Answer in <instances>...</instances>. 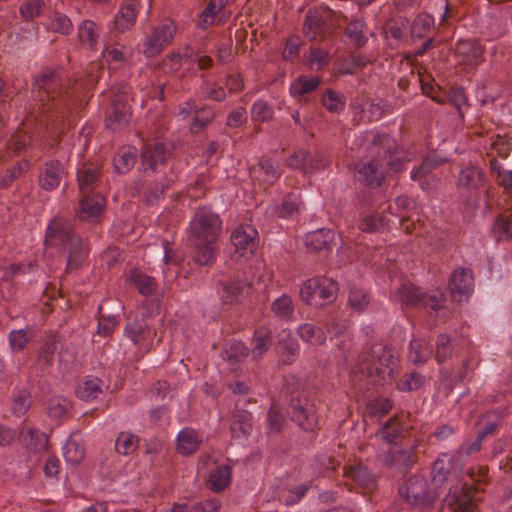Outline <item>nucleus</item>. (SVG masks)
Listing matches in <instances>:
<instances>
[{
  "instance_id": "58836bf2",
  "label": "nucleus",
  "mask_w": 512,
  "mask_h": 512,
  "mask_svg": "<svg viewBox=\"0 0 512 512\" xmlns=\"http://www.w3.org/2000/svg\"><path fill=\"white\" fill-rule=\"evenodd\" d=\"M501 422L502 414L498 411H490L479 420L478 425L480 428L477 434L483 439L494 435L501 425Z\"/></svg>"
},
{
  "instance_id": "bb28decb",
  "label": "nucleus",
  "mask_w": 512,
  "mask_h": 512,
  "mask_svg": "<svg viewBox=\"0 0 512 512\" xmlns=\"http://www.w3.org/2000/svg\"><path fill=\"white\" fill-rule=\"evenodd\" d=\"M143 165L153 171L157 170L159 165H163L166 159V150L161 143L147 144L142 149Z\"/></svg>"
},
{
  "instance_id": "a878e982",
  "label": "nucleus",
  "mask_w": 512,
  "mask_h": 512,
  "mask_svg": "<svg viewBox=\"0 0 512 512\" xmlns=\"http://www.w3.org/2000/svg\"><path fill=\"white\" fill-rule=\"evenodd\" d=\"M137 5L132 0L125 2L114 19V29L119 32H124L130 29L136 21Z\"/></svg>"
},
{
  "instance_id": "3c124183",
  "label": "nucleus",
  "mask_w": 512,
  "mask_h": 512,
  "mask_svg": "<svg viewBox=\"0 0 512 512\" xmlns=\"http://www.w3.org/2000/svg\"><path fill=\"white\" fill-rule=\"evenodd\" d=\"M278 350L282 358V361L285 364H291L295 361L296 357L298 356L299 345L295 339L288 336L284 339L279 340Z\"/></svg>"
},
{
  "instance_id": "f8f14e48",
  "label": "nucleus",
  "mask_w": 512,
  "mask_h": 512,
  "mask_svg": "<svg viewBox=\"0 0 512 512\" xmlns=\"http://www.w3.org/2000/svg\"><path fill=\"white\" fill-rule=\"evenodd\" d=\"M231 242L235 248V254L239 257H250L258 246V232L251 225H240L234 229Z\"/></svg>"
},
{
  "instance_id": "774afa93",
  "label": "nucleus",
  "mask_w": 512,
  "mask_h": 512,
  "mask_svg": "<svg viewBox=\"0 0 512 512\" xmlns=\"http://www.w3.org/2000/svg\"><path fill=\"white\" fill-rule=\"evenodd\" d=\"M345 32L358 47L363 46L367 41L364 36V23L360 20L350 22L347 25Z\"/></svg>"
},
{
  "instance_id": "f704fd0d",
  "label": "nucleus",
  "mask_w": 512,
  "mask_h": 512,
  "mask_svg": "<svg viewBox=\"0 0 512 512\" xmlns=\"http://www.w3.org/2000/svg\"><path fill=\"white\" fill-rule=\"evenodd\" d=\"M228 0H210L200 14L197 27L206 30L213 25L216 16L227 4Z\"/></svg>"
},
{
  "instance_id": "39448f33",
  "label": "nucleus",
  "mask_w": 512,
  "mask_h": 512,
  "mask_svg": "<svg viewBox=\"0 0 512 512\" xmlns=\"http://www.w3.org/2000/svg\"><path fill=\"white\" fill-rule=\"evenodd\" d=\"M177 27L175 22L166 18L160 21L143 41V54L150 58L160 54L168 47L176 34Z\"/></svg>"
},
{
  "instance_id": "680f3d73",
  "label": "nucleus",
  "mask_w": 512,
  "mask_h": 512,
  "mask_svg": "<svg viewBox=\"0 0 512 512\" xmlns=\"http://www.w3.org/2000/svg\"><path fill=\"white\" fill-rule=\"evenodd\" d=\"M31 406V397L29 392L26 390L18 391L17 394L14 395L12 400L11 410L14 415L22 416L24 415Z\"/></svg>"
},
{
  "instance_id": "c9c22d12",
  "label": "nucleus",
  "mask_w": 512,
  "mask_h": 512,
  "mask_svg": "<svg viewBox=\"0 0 512 512\" xmlns=\"http://www.w3.org/2000/svg\"><path fill=\"white\" fill-rule=\"evenodd\" d=\"M78 38L83 45L95 49L99 39L98 25L92 20H84L78 27Z\"/></svg>"
},
{
  "instance_id": "f03ea898",
  "label": "nucleus",
  "mask_w": 512,
  "mask_h": 512,
  "mask_svg": "<svg viewBox=\"0 0 512 512\" xmlns=\"http://www.w3.org/2000/svg\"><path fill=\"white\" fill-rule=\"evenodd\" d=\"M44 243L66 255V272L78 270L88 255V245L74 231L69 219L54 216L48 223Z\"/></svg>"
},
{
  "instance_id": "338daca9",
  "label": "nucleus",
  "mask_w": 512,
  "mask_h": 512,
  "mask_svg": "<svg viewBox=\"0 0 512 512\" xmlns=\"http://www.w3.org/2000/svg\"><path fill=\"white\" fill-rule=\"evenodd\" d=\"M425 382V376L413 372L410 374H405L403 378L397 384V387L401 391H413L419 389Z\"/></svg>"
},
{
  "instance_id": "423d86ee",
  "label": "nucleus",
  "mask_w": 512,
  "mask_h": 512,
  "mask_svg": "<svg viewBox=\"0 0 512 512\" xmlns=\"http://www.w3.org/2000/svg\"><path fill=\"white\" fill-rule=\"evenodd\" d=\"M221 229L219 216L206 208L198 209L190 222L192 240L216 241Z\"/></svg>"
},
{
  "instance_id": "864d4df0",
  "label": "nucleus",
  "mask_w": 512,
  "mask_h": 512,
  "mask_svg": "<svg viewBox=\"0 0 512 512\" xmlns=\"http://www.w3.org/2000/svg\"><path fill=\"white\" fill-rule=\"evenodd\" d=\"M370 303L369 293L359 287H351L348 294L349 306L358 312H361L367 308Z\"/></svg>"
},
{
  "instance_id": "ea45409f",
  "label": "nucleus",
  "mask_w": 512,
  "mask_h": 512,
  "mask_svg": "<svg viewBox=\"0 0 512 512\" xmlns=\"http://www.w3.org/2000/svg\"><path fill=\"white\" fill-rule=\"evenodd\" d=\"M231 482V467L227 465L219 466L211 472L208 480L209 488L214 492H221L228 487Z\"/></svg>"
},
{
  "instance_id": "f3484780",
  "label": "nucleus",
  "mask_w": 512,
  "mask_h": 512,
  "mask_svg": "<svg viewBox=\"0 0 512 512\" xmlns=\"http://www.w3.org/2000/svg\"><path fill=\"white\" fill-rule=\"evenodd\" d=\"M105 198L101 194H84L77 210L78 217L83 221H95L102 214Z\"/></svg>"
},
{
  "instance_id": "6ab92c4d",
  "label": "nucleus",
  "mask_w": 512,
  "mask_h": 512,
  "mask_svg": "<svg viewBox=\"0 0 512 512\" xmlns=\"http://www.w3.org/2000/svg\"><path fill=\"white\" fill-rule=\"evenodd\" d=\"M335 234L331 229L321 228L306 235L308 250L327 254L332 250Z\"/></svg>"
},
{
  "instance_id": "1a4fd4ad",
  "label": "nucleus",
  "mask_w": 512,
  "mask_h": 512,
  "mask_svg": "<svg viewBox=\"0 0 512 512\" xmlns=\"http://www.w3.org/2000/svg\"><path fill=\"white\" fill-rule=\"evenodd\" d=\"M329 12L325 9L309 10L303 24V33L310 41H323L331 34Z\"/></svg>"
},
{
  "instance_id": "603ef678",
  "label": "nucleus",
  "mask_w": 512,
  "mask_h": 512,
  "mask_svg": "<svg viewBox=\"0 0 512 512\" xmlns=\"http://www.w3.org/2000/svg\"><path fill=\"white\" fill-rule=\"evenodd\" d=\"M299 209V195L290 193L283 199L281 205L278 208H276V213L278 217L290 218L295 215H298Z\"/></svg>"
},
{
  "instance_id": "0e129e2a",
  "label": "nucleus",
  "mask_w": 512,
  "mask_h": 512,
  "mask_svg": "<svg viewBox=\"0 0 512 512\" xmlns=\"http://www.w3.org/2000/svg\"><path fill=\"white\" fill-rule=\"evenodd\" d=\"M44 7V0H27L20 7V14L25 20H33L41 15Z\"/></svg>"
},
{
  "instance_id": "8fccbe9b",
  "label": "nucleus",
  "mask_w": 512,
  "mask_h": 512,
  "mask_svg": "<svg viewBox=\"0 0 512 512\" xmlns=\"http://www.w3.org/2000/svg\"><path fill=\"white\" fill-rule=\"evenodd\" d=\"M138 443V436L130 432H121L115 441V449L119 454L129 455L137 449Z\"/></svg>"
},
{
  "instance_id": "a19ab883",
  "label": "nucleus",
  "mask_w": 512,
  "mask_h": 512,
  "mask_svg": "<svg viewBox=\"0 0 512 512\" xmlns=\"http://www.w3.org/2000/svg\"><path fill=\"white\" fill-rule=\"evenodd\" d=\"M19 438L27 448L32 450H41L47 444L45 434L38 429L23 428L19 433Z\"/></svg>"
},
{
  "instance_id": "cd10ccee",
  "label": "nucleus",
  "mask_w": 512,
  "mask_h": 512,
  "mask_svg": "<svg viewBox=\"0 0 512 512\" xmlns=\"http://www.w3.org/2000/svg\"><path fill=\"white\" fill-rule=\"evenodd\" d=\"M216 241L192 240L194 248V261L199 265H211L216 258Z\"/></svg>"
},
{
  "instance_id": "4be33fe9",
  "label": "nucleus",
  "mask_w": 512,
  "mask_h": 512,
  "mask_svg": "<svg viewBox=\"0 0 512 512\" xmlns=\"http://www.w3.org/2000/svg\"><path fill=\"white\" fill-rule=\"evenodd\" d=\"M58 348V338L54 333H46L40 343L36 356V364L41 368H48L53 365L54 355Z\"/></svg>"
},
{
  "instance_id": "4d7b16f0",
  "label": "nucleus",
  "mask_w": 512,
  "mask_h": 512,
  "mask_svg": "<svg viewBox=\"0 0 512 512\" xmlns=\"http://www.w3.org/2000/svg\"><path fill=\"white\" fill-rule=\"evenodd\" d=\"M273 108L264 100H257L251 107V118L255 122H267L273 118Z\"/></svg>"
},
{
  "instance_id": "2eb2a0df",
  "label": "nucleus",
  "mask_w": 512,
  "mask_h": 512,
  "mask_svg": "<svg viewBox=\"0 0 512 512\" xmlns=\"http://www.w3.org/2000/svg\"><path fill=\"white\" fill-rule=\"evenodd\" d=\"M474 493L475 487L473 485H455L449 489L446 501L448 505L461 512H478Z\"/></svg>"
},
{
  "instance_id": "6e6552de",
  "label": "nucleus",
  "mask_w": 512,
  "mask_h": 512,
  "mask_svg": "<svg viewBox=\"0 0 512 512\" xmlns=\"http://www.w3.org/2000/svg\"><path fill=\"white\" fill-rule=\"evenodd\" d=\"M400 301L409 307H429L434 311L442 308L445 296L441 292L428 294L412 284H403L398 290Z\"/></svg>"
},
{
  "instance_id": "4c0bfd02",
  "label": "nucleus",
  "mask_w": 512,
  "mask_h": 512,
  "mask_svg": "<svg viewBox=\"0 0 512 512\" xmlns=\"http://www.w3.org/2000/svg\"><path fill=\"white\" fill-rule=\"evenodd\" d=\"M484 183L483 172L475 166H467L460 171L458 185L468 188L477 189Z\"/></svg>"
},
{
  "instance_id": "72a5a7b5",
  "label": "nucleus",
  "mask_w": 512,
  "mask_h": 512,
  "mask_svg": "<svg viewBox=\"0 0 512 512\" xmlns=\"http://www.w3.org/2000/svg\"><path fill=\"white\" fill-rule=\"evenodd\" d=\"M272 333L266 327H259L253 335L252 357L255 360L260 359L270 347Z\"/></svg>"
},
{
  "instance_id": "5701e85b",
  "label": "nucleus",
  "mask_w": 512,
  "mask_h": 512,
  "mask_svg": "<svg viewBox=\"0 0 512 512\" xmlns=\"http://www.w3.org/2000/svg\"><path fill=\"white\" fill-rule=\"evenodd\" d=\"M176 442L177 452L183 456H189L199 449L202 438L195 429L186 427L178 433Z\"/></svg>"
},
{
  "instance_id": "c85d7f7f",
  "label": "nucleus",
  "mask_w": 512,
  "mask_h": 512,
  "mask_svg": "<svg viewBox=\"0 0 512 512\" xmlns=\"http://www.w3.org/2000/svg\"><path fill=\"white\" fill-rule=\"evenodd\" d=\"M231 433L233 437H247L252 431V414L244 409L236 410L231 422Z\"/></svg>"
},
{
  "instance_id": "9d476101",
  "label": "nucleus",
  "mask_w": 512,
  "mask_h": 512,
  "mask_svg": "<svg viewBox=\"0 0 512 512\" xmlns=\"http://www.w3.org/2000/svg\"><path fill=\"white\" fill-rule=\"evenodd\" d=\"M399 496L411 507H423L428 501V483L419 475H413L398 489Z\"/></svg>"
},
{
  "instance_id": "bf43d9fd",
  "label": "nucleus",
  "mask_w": 512,
  "mask_h": 512,
  "mask_svg": "<svg viewBox=\"0 0 512 512\" xmlns=\"http://www.w3.org/2000/svg\"><path fill=\"white\" fill-rule=\"evenodd\" d=\"M196 115L193 118V121L190 126V130L192 133H199L202 129H204L209 123H211L215 117V113L213 110L209 108L198 109V112H195Z\"/></svg>"
},
{
  "instance_id": "13d9d810",
  "label": "nucleus",
  "mask_w": 512,
  "mask_h": 512,
  "mask_svg": "<svg viewBox=\"0 0 512 512\" xmlns=\"http://www.w3.org/2000/svg\"><path fill=\"white\" fill-rule=\"evenodd\" d=\"M408 24V20L405 17H396L389 20L385 27H384V33L385 36L391 37L395 40H401L404 35V30Z\"/></svg>"
},
{
  "instance_id": "69168bd1",
  "label": "nucleus",
  "mask_w": 512,
  "mask_h": 512,
  "mask_svg": "<svg viewBox=\"0 0 512 512\" xmlns=\"http://www.w3.org/2000/svg\"><path fill=\"white\" fill-rule=\"evenodd\" d=\"M166 189L162 181L147 182L144 190V198L148 204L157 203Z\"/></svg>"
},
{
  "instance_id": "de8ad7c7",
  "label": "nucleus",
  "mask_w": 512,
  "mask_h": 512,
  "mask_svg": "<svg viewBox=\"0 0 512 512\" xmlns=\"http://www.w3.org/2000/svg\"><path fill=\"white\" fill-rule=\"evenodd\" d=\"M492 234L497 241L512 239V220L505 214H499L493 223Z\"/></svg>"
},
{
  "instance_id": "20e7f679",
  "label": "nucleus",
  "mask_w": 512,
  "mask_h": 512,
  "mask_svg": "<svg viewBox=\"0 0 512 512\" xmlns=\"http://www.w3.org/2000/svg\"><path fill=\"white\" fill-rule=\"evenodd\" d=\"M288 414L291 420L302 430L312 432L318 428L319 414L314 398L301 392L290 399Z\"/></svg>"
},
{
  "instance_id": "dca6fc26",
  "label": "nucleus",
  "mask_w": 512,
  "mask_h": 512,
  "mask_svg": "<svg viewBox=\"0 0 512 512\" xmlns=\"http://www.w3.org/2000/svg\"><path fill=\"white\" fill-rule=\"evenodd\" d=\"M394 140L386 134H374L371 141V153L377 157H381L382 162L385 161L395 172L401 171L404 165L400 159L391 160V149Z\"/></svg>"
},
{
  "instance_id": "e2e57ef3",
  "label": "nucleus",
  "mask_w": 512,
  "mask_h": 512,
  "mask_svg": "<svg viewBox=\"0 0 512 512\" xmlns=\"http://www.w3.org/2000/svg\"><path fill=\"white\" fill-rule=\"evenodd\" d=\"M402 432L400 422L395 418H390L381 428L379 435L387 443H393Z\"/></svg>"
},
{
  "instance_id": "052dcab7",
  "label": "nucleus",
  "mask_w": 512,
  "mask_h": 512,
  "mask_svg": "<svg viewBox=\"0 0 512 512\" xmlns=\"http://www.w3.org/2000/svg\"><path fill=\"white\" fill-rule=\"evenodd\" d=\"M85 456V451L82 445L77 441L69 439L64 447V457L67 462L72 464H79Z\"/></svg>"
},
{
  "instance_id": "6e6d98bb",
  "label": "nucleus",
  "mask_w": 512,
  "mask_h": 512,
  "mask_svg": "<svg viewBox=\"0 0 512 512\" xmlns=\"http://www.w3.org/2000/svg\"><path fill=\"white\" fill-rule=\"evenodd\" d=\"M454 347L451 338L446 334L438 336L436 341L435 359L443 363L452 357Z\"/></svg>"
},
{
  "instance_id": "c756f323",
  "label": "nucleus",
  "mask_w": 512,
  "mask_h": 512,
  "mask_svg": "<svg viewBox=\"0 0 512 512\" xmlns=\"http://www.w3.org/2000/svg\"><path fill=\"white\" fill-rule=\"evenodd\" d=\"M432 354L431 346L425 338H413L410 342L408 359L411 363L424 364Z\"/></svg>"
},
{
  "instance_id": "7ed1b4c3",
  "label": "nucleus",
  "mask_w": 512,
  "mask_h": 512,
  "mask_svg": "<svg viewBox=\"0 0 512 512\" xmlns=\"http://www.w3.org/2000/svg\"><path fill=\"white\" fill-rule=\"evenodd\" d=\"M398 362L396 352L382 343L373 344L364 350L358 358L360 371L375 383L393 380L394 374L398 370Z\"/></svg>"
},
{
  "instance_id": "f257e3e1",
  "label": "nucleus",
  "mask_w": 512,
  "mask_h": 512,
  "mask_svg": "<svg viewBox=\"0 0 512 512\" xmlns=\"http://www.w3.org/2000/svg\"><path fill=\"white\" fill-rule=\"evenodd\" d=\"M65 79L61 69L48 67L34 76L32 93L42 102L47 125L62 123L74 105L72 93L65 89Z\"/></svg>"
},
{
  "instance_id": "7c9ffc66",
  "label": "nucleus",
  "mask_w": 512,
  "mask_h": 512,
  "mask_svg": "<svg viewBox=\"0 0 512 512\" xmlns=\"http://www.w3.org/2000/svg\"><path fill=\"white\" fill-rule=\"evenodd\" d=\"M128 281L135 286L141 295H151L156 291V280L141 272L140 270H132L128 275Z\"/></svg>"
},
{
  "instance_id": "4468645a",
  "label": "nucleus",
  "mask_w": 512,
  "mask_h": 512,
  "mask_svg": "<svg viewBox=\"0 0 512 512\" xmlns=\"http://www.w3.org/2000/svg\"><path fill=\"white\" fill-rule=\"evenodd\" d=\"M474 276L469 268H459L452 272L449 279V290L453 300L461 302L473 291Z\"/></svg>"
},
{
  "instance_id": "a18cd8bd",
  "label": "nucleus",
  "mask_w": 512,
  "mask_h": 512,
  "mask_svg": "<svg viewBox=\"0 0 512 512\" xmlns=\"http://www.w3.org/2000/svg\"><path fill=\"white\" fill-rule=\"evenodd\" d=\"M101 383V380L98 378L85 380L76 390L77 397L85 401L97 399L102 394Z\"/></svg>"
},
{
  "instance_id": "0eeeda50",
  "label": "nucleus",
  "mask_w": 512,
  "mask_h": 512,
  "mask_svg": "<svg viewBox=\"0 0 512 512\" xmlns=\"http://www.w3.org/2000/svg\"><path fill=\"white\" fill-rule=\"evenodd\" d=\"M420 443L419 438H413L404 445L392 446L386 454L385 464L403 474L407 473L418 461Z\"/></svg>"
},
{
  "instance_id": "5fc2aeb1",
  "label": "nucleus",
  "mask_w": 512,
  "mask_h": 512,
  "mask_svg": "<svg viewBox=\"0 0 512 512\" xmlns=\"http://www.w3.org/2000/svg\"><path fill=\"white\" fill-rule=\"evenodd\" d=\"M32 337L33 333L29 329L12 330L9 333V343L12 351L14 353L23 351Z\"/></svg>"
},
{
  "instance_id": "473e14b6",
  "label": "nucleus",
  "mask_w": 512,
  "mask_h": 512,
  "mask_svg": "<svg viewBox=\"0 0 512 512\" xmlns=\"http://www.w3.org/2000/svg\"><path fill=\"white\" fill-rule=\"evenodd\" d=\"M297 335L304 341L314 346L323 345L326 334L322 328L313 323H304L297 328Z\"/></svg>"
},
{
  "instance_id": "2f4dec72",
  "label": "nucleus",
  "mask_w": 512,
  "mask_h": 512,
  "mask_svg": "<svg viewBox=\"0 0 512 512\" xmlns=\"http://www.w3.org/2000/svg\"><path fill=\"white\" fill-rule=\"evenodd\" d=\"M249 348L241 341L233 340L221 352V357L231 366L242 362L249 355Z\"/></svg>"
},
{
  "instance_id": "a211bd4d",
  "label": "nucleus",
  "mask_w": 512,
  "mask_h": 512,
  "mask_svg": "<svg viewBox=\"0 0 512 512\" xmlns=\"http://www.w3.org/2000/svg\"><path fill=\"white\" fill-rule=\"evenodd\" d=\"M131 119V110L126 101L121 98H114L111 110L106 117V127L111 130H119L128 125Z\"/></svg>"
},
{
  "instance_id": "aec40b11",
  "label": "nucleus",
  "mask_w": 512,
  "mask_h": 512,
  "mask_svg": "<svg viewBox=\"0 0 512 512\" xmlns=\"http://www.w3.org/2000/svg\"><path fill=\"white\" fill-rule=\"evenodd\" d=\"M65 175V170L58 160L47 162L39 174V184L41 188L51 191L56 189Z\"/></svg>"
},
{
  "instance_id": "ddd939ff",
  "label": "nucleus",
  "mask_w": 512,
  "mask_h": 512,
  "mask_svg": "<svg viewBox=\"0 0 512 512\" xmlns=\"http://www.w3.org/2000/svg\"><path fill=\"white\" fill-rule=\"evenodd\" d=\"M125 333L134 345L144 352L151 349L156 336L155 329L143 318L128 321Z\"/></svg>"
},
{
  "instance_id": "393cba45",
  "label": "nucleus",
  "mask_w": 512,
  "mask_h": 512,
  "mask_svg": "<svg viewBox=\"0 0 512 512\" xmlns=\"http://www.w3.org/2000/svg\"><path fill=\"white\" fill-rule=\"evenodd\" d=\"M77 177L81 195L90 194L99 181L100 168L93 163H84L78 169Z\"/></svg>"
},
{
  "instance_id": "49530a36",
  "label": "nucleus",
  "mask_w": 512,
  "mask_h": 512,
  "mask_svg": "<svg viewBox=\"0 0 512 512\" xmlns=\"http://www.w3.org/2000/svg\"><path fill=\"white\" fill-rule=\"evenodd\" d=\"M273 314L284 321H290L294 314V305L290 296L283 294L271 304Z\"/></svg>"
},
{
  "instance_id": "09e8293b",
  "label": "nucleus",
  "mask_w": 512,
  "mask_h": 512,
  "mask_svg": "<svg viewBox=\"0 0 512 512\" xmlns=\"http://www.w3.org/2000/svg\"><path fill=\"white\" fill-rule=\"evenodd\" d=\"M453 469V457L449 454H442L434 462L432 474L433 479L438 482H443L448 478Z\"/></svg>"
},
{
  "instance_id": "b1692460",
  "label": "nucleus",
  "mask_w": 512,
  "mask_h": 512,
  "mask_svg": "<svg viewBox=\"0 0 512 512\" xmlns=\"http://www.w3.org/2000/svg\"><path fill=\"white\" fill-rule=\"evenodd\" d=\"M251 174L256 180L271 185L281 176V171L277 163L262 158L257 165L252 167Z\"/></svg>"
},
{
  "instance_id": "412c9836",
  "label": "nucleus",
  "mask_w": 512,
  "mask_h": 512,
  "mask_svg": "<svg viewBox=\"0 0 512 512\" xmlns=\"http://www.w3.org/2000/svg\"><path fill=\"white\" fill-rule=\"evenodd\" d=\"M456 55L464 65L474 67L480 63L483 56L482 46L474 40H460L456 44Z\"/></svg>"
},
{
  "instance_id": "9b49d317",
  "label": "nucleus",
  "mask_w": 512,
  "mask_h": 512,
  "mask_svg": "<svg viewBox=\"0 0 512 512\" xmlns=\"http://www.w3.org/2000/svg\"><path fill=\"white\" fill-rule=\"evenodd\" d=\"M374 158L369 161H359L355 165V174L357 180L370 188L379 187L384 178L385 171L381 157L373 155Z\"/></svg>"
},
{
  "instance_id": "e433bc0d",
  "label": "nucleus",
  "mask_w": 512,
  "mask_h": 512,
  "mask_svg": "<svg viewBox=\"0 0 512 512\" xmlns=\"http://www.w3.org/2000/svg\"><path fill=\"white\" fill-rule=\"evenodd\" d=\"M136 163V149L133 147L121 148L113 159L115 170L120 174L129 172Z\"/></svg>"
},
{
  "instance_id": "79ce46f5",
  "label": "nucleus",
  "mask_w": 512,
  "mask_h": 512,
  "mask_svg": "<svg viewBox=\"0 0 512 512\" xmlns=\"http://www.w3.org/2000/svg\"><path fill=\"white\" fill-rule=\"evenodd\" d=\"M321 83V79L314 77H298L290 86V93L293 97H302L316 90Z\"/></svg>"
},
{
  "instance_id": "37998d69",
  "label": "nucleus",
  "mask_w": 512,
  "mask_h": 512,
  "mask_svg": "<svg viewBox=\"0 0 512 512\" xmlns=\"http://www.w3.org/2000/svg\"><path fill=\"white\" fill-rule=\"evenodd\" d=\"M316 286V297L323 300L324 303H331L336 299L338 284L334 280L317 277Z\"/></svg>"
},
{
  "instance_id": "c03bdc74",
  "label": "nucleus",
  "mask_w": 512,
  "mask_h": 512,
  "mask_svg": "<svg viewBox=\"0 0 512 512\" xmlns=\"http://www.w3.org/2000/svg\"><path fill=\"white\" fill-rule=\"evenodd\" d=\"M434 26V19L427 13H421L415 17L411 25V37L422 39L428 36Z\"/></svg>"
}]
</instances>
